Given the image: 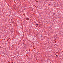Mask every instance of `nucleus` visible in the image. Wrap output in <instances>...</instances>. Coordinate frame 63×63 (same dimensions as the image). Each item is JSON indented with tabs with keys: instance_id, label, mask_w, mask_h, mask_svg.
Wrapping results in <instances>:
<instances>
[{
	"instance_id": "f257e3e1",
	"label": "nucleus",
	"mask_w": 63,
	"mask_h": 63,
	"mask_svg": "<svg viewBox=\"0 0 63 63\" xmlns=\"http://www.w3.org/2000/svg\"><path fill=\"white\" fill-rule=\"evenodd\" d=\"M56 56H57V55H56Z\"/></svg>"
},
{
	"instance_id": "f03ea898",
	"label": "nucleus",
	"mask_w": 63,
	"mask_h": 63,
	"mask_svg": "<svg viewBox=\"0 0 63 63\" xmlns=\"http://www.w3.org/2000/svg\"><path fill=\"white\" fill-rule=\"evenodd\" d=\"M37 25H38V24H36Z\"/></svg>"
}]
</instances>
